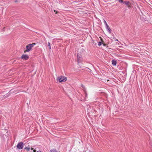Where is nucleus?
<instances>
[{
    "mask_svg": "<svg viewBox=\"0 0 152 152\" xmlns=\"http://www.w3.org/2000/svg\"><path fill=\"white\" fill-rule=\"evenodd\" d=\"M56 80L60 82H64L66 80V77L65 76H60L57 77Z\"/></svg>",
    "mask_w": 152,
    "mask_h": 152,
    "instance_id": "f03ea898",
    "label": "nucleus"
},
{
    "mask_svg": "<svg viewBox=\"0 0 152 152\" xmlns=\"http://www.w3.org/2000/svg\"><path fill=\"white\" fill-rule=\"evenodd\" d=\"M36 45V43H34L32 44H29L26 46V50L24 51V53H25L26 52H28L31 50L34 45Z\"/></svg>",
    "mask_w": 152,
    "mask_h": 152,
    "instance_id": "f257e3e1",
    "label": "nucleus"
},
{
    "mask_svg": "<svg viewBox=\"0 0 152 152\" xmlns=\"http://www.w3.org/2000/svg\"><path fill=\"white\" fill-rule=\"evenodd\" d=\"M102 45V42H99L98 43V45L99 46H100Z\"/></svg>",
    "mask_w": 152,
    "mask_h": 152,
    "instance_id": "9b49d317",
    "label": "nucleus"
},
{
    "mask_svg": "<svg viewBox=\"0 0 152 152\" xmlns=\"http://www.w3.org/2000/svg\"><path fill=\"white\" fill-rule=\"evenodd\" d=\"M31 149L33 150L34 149V148H33L31 147Z\"/></svg>",
    "mask_w": 152,
    "mask_h": 152,
    "instance_id": "6ab92c4d",
    "label": "nucleus"
},
{
    "mask_svg": "<svg viewBox=\"0 0 152 152\" xmlns=\"http://www.w3.org/2000/svg\"><path fill=\"white\" fill-rule=\"evenodd\" d=\"M81 86L83 88H85V86H84L82 84V85H81Z\"/></svg>",
    "mask_w": 152,
    "mask_h": 152,
    "instance_id": "ddd939ff",
    "label": "nucleus"
},
{
    "mask_svg": "<svg viewBox=\"0 0 152 152\" xmlns=\"http://www.w3.org/2000/svg\"><path fill=\"white\" fill-rule=\"evenodd\" d=\"M106 28L107 30L108 31L109 33L110 34L111 33V29L108 25H107V26H106Z\"/></svg>",
    "mask_w": 152,
    "mask_h": 152,
    "instance_id": "39448f33",
    "label": "nucleus"
},
{
    "mask_svg": "<svg viewBox=\"0 0 152 152\" xmlns=\"http://www.w3.org/2000/svg\"><path fill=\"white\" fill-rule=\"evenodd\" d=\"M54 12H56V13H57V11H56V10H54Z\"/></svg>",
    "mask_w": 152,
    "mask_h": 152,
    "instance_id": "2eb2a0df",
    "label": "nucleus"
},
{
    "mask_svg": "<svg viewBox=\"0 0 152 152\" xmlns=\"http://www.w3.org/2000/svg\"><path fill=\"white\" fill-rule=\"evenodd\" d=\"M112 64L113 65L115 66L116 64V61H115L113 60L112 61Z\"/></svg>",
    "mask_w": 152,
    "mask_h": 152,
    "instance_id": "0eeeda50",
    "label": "nucleus"
},
{
    "mask_svg": "<svg viewBox=\"0 0 152 152\" xmlns=\"http://www.w3.org/2000/svg\"><path fill=\"white\" fill-rule=\"evenodd\" d=\"M104 22L106 26H107V24L106 21L105 20H104Z\"/></svg>",
    "mask_w": 152,
    "mask_h": 152,
    "instance_id": "4468645a",
    "label": "nucleus"
},
{
    "mask_svg": "<svg viewBox=\"0 0 152 152\" xmlns=\"http://www.w3.org/2000/svg\"><path fill=\"white\" fill-rule=\"evenodd\" d=\"M30 147L28 145V147H25L24 149H26L28 151H29L30 149Z\"/></svg>",
    "mask_w": 152,
    "mask_h": 152,
    "instance_id": "1a4fd4ad",
    "label": "nucleus"
},
{
    "mask_svg": "<svg viewBox=\"0 0 152 152\" xmlns=\"http://www.w3.org/2000/svg\"><path fill=\"white\" fill-rule=\"evenodd\" d=\"M17 148L20 149H22L23 147V144L22 142H20L17 145Z\"/></svg>",
    "mask_w": 152,
    "mask_h": 152,
    "instance_id": "7ed1b4c3",
    "label": "nucleus"
},
{
    "mask_svg": "<svg viewBox=\"0 0 152 152\" xmlns=\"http://www.w3.org/2000/svg\"><path fill=\"white\" fill-rule=\"evenodd\" d=\"M37 152H41V151H38Z\"/></svg>",
    "mask_w": 152,
    "mask_h": 152,
    "instance_id": "412c9836",
    "label": "nucleus"
},
{
    "mask_svg": "<svg viewBox=\"0 0 152 152\" xmlns=\"http://www.w3.org/2000/svg\"><path fill=\"white\" fill-rule=\"evenodd\" d=\"M124 4L125 5H127L128 7H130V4L129 1H125L124 2Z\"/></svg>",
    "mask_w": 152,
    "mask_h": 152,
    "instance_id": "423d86ee",
    "label": "nucleus"
},
{
    "mask_svg": "<svg viewBox=\"0 0 152 152\" xmlns=\"http://www.w3.org/2000/svg\"><path fill=\"white\" fill-rule=\"evenodd\" d=\"M33 152H35L36 151L35 150L33 149Z\"/></svg>",
    "mask_w": 152,
    "mask_h": 152,
    "instance_id": "a211bd4d",
    "label": "nucleus"
},
{
    "mask_svg": "<svg viewBox=\"0 0 152 152\" xmlns=\"http://www.w3.org/2000/svg\"><path fill=\"white\" fill-rule=\"evenodd\" d=\"M118 0L119 1V2L120 3H123V2L124 3V2L123 0Z\"/></svg>",
    "mask_w": 152,
    "mask_h": 152,
    "instance_id": "f8f14e48",
    "label": "nucleus"
},
{
    "mask_svg": "<svg viewBox=\"0 0 152 152\" xmlns=\"http://www.w3.org/2000/svg\"><path fill=\"white\" fill-rule=\"evenodd\" d=\"M77 57L78 59L79 58H80V56H79L78 55H77Z\"/></svg>",
    "mask_w": 152,
    "mask_h": 152,
    "instance_id": "dca6fc26",
    "label": "nucleus"
},
{
    "mask_svg": "<svg viewBox=\"0 0 152 152\" xmlns=\"http://www.w3.org/2000/svg\"><path fill=\"white\" fill-rule=\"evenodd\" d=\"M103 45L104 46H106V44H103Z\"/></svg>",
    "mask_w": 152,
    "mask_h": 152,
    "instance_id": "f3484780",
    "label": "nucleus"
},
{
    "mask_svg": "<svg viewBox=\"0 0 152 152\" xmlns=\"http://www.w3.org/2000/svg\"><path fill=\"white\" fill-rule=\"evenodd\" d=\"M48 45L49 47V49H51V46H50V43L49 42H48Z\"/></svg>",
    "mask_w": 152,
    "mask_h": 152,
    "instance_id": "9d476101",
    "label": "nucleus"
},
{
    "mask_svg": "<svg viewBox=\"0 0 152 152\" xmlns=\"http://www.w3.org/2000/svg\"><path fill=\"white\" fill-rule=\"evenodd\" d=\"M18 2V1H17V0H16L15 1V2Z\"/></svg>",
    "mask_w": 152,
    "mask_h": 152,
    "instance_id": "aec40b11",
    "label": "nucleus"
},
{
    "mask_svg": "<svg viewBox=\"0 0 152 152\" xmlns=\"http://www.w3.org/2000/svg\"><path fill=\"white\" fill-rule=\"evenodd\" d=\"M22 59L26 60L28 58V56L27 55H23L21 57Z\"/></svg>",
    "mask_w": 152,
    "mask_h": 152,
    "instance_id": "20e7f679",
    "label": "nucleus"
},
{
    "mask_svg": "<svg viewBox=\"0 0 152 152\" xmlns=\"http://www.w3.org/2000/svg\"><path fill=\"white\" fill-rule=\"evenodd\" d=\"M50 152H57V151L55 149H53L50 150Z\"/></svg>",
    "mask_w": 152,
    "mask_h": 152,
    "instance_id": "6e6552de",
    "label": "nucleus"
}]
</instances>
